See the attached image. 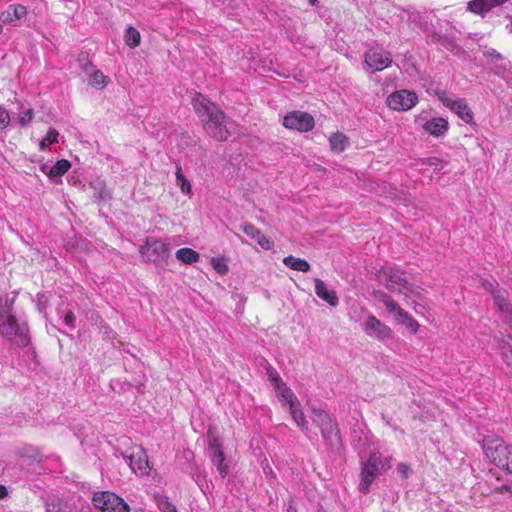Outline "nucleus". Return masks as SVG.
Wrapping results in <instances>:
<instances>
[{
  "label": "nucleus",
  "mask_w": 512,
  "mask_h": 512,
  "mask_svg": "<svg viewBox=\"0 0 512 512\" xmlns=\"http://www.w3.org/2000/svg\"><path fill=\"white\" fill-rule=\"evenodd\" d=\"M277 396L288 402L289 407H291V403H293V401H299L290 388H284V390H281Z\"/></svg>",
  "instance_id": "obj_38"
},
{
  "label": "nucleus",
  "mask_w": 512,
  "mask_h": 512,
  "mask_svg": "<svg viewBox=\"0 0 512 512\" xmlns=\"http://www.w3.org/2000/svg\"><path fill=\"white\" fill-rule=\"evenodd\" d=\"M7 489L4 485H2V499L7 495Z\"/></svg>",
  "instance_id": "obj_50"
},
{
  "label": "nucleus",
  "mask_w": 512,
  "mask_h": 512,
  "mask_svg": "<svg viewBox=\"0 0 512 512\" xmlns=\"http://www.w3.org/2000/svg\"><path fill=\"white\" fill-rule=\"evenodd\" d=\"M423 129L434 137H441L446 134L449 129L448 121L444 118L437 117L428 120L423 125Z\"/></svg>",
  "instance_id": "obj_17"
},
{
  "label": "nucleus",
  "mask_w": 512,
  "mask_h": 512,
  "mask_svg": "<svg viewBox=\"0 0 512 512\" xmlns=\"http://www.w3.org/2000/svg\"><path fill=\"white\" fill-rule=\"evenodd\" d=\"M212 463L217 467V470L222 478H225L229 473V466L225 463V455L223 450H217V453L210 454Z\"/></svg>",
  "instance_id": "obj_25"
},
{
  "label": "nucleus",
  "mask_w": 512,
  "mask_h": 512,
  "mask_svg": "<svg viewBox=\"0 0 512 512\" xmlns=\"http://www.w3.org/2000/svg\"><path fill=\"white\" fill-rule=\"evenodd\" d=\"M242 231L255 239L257 243L265 250H269L272 248L273 243L269 237H267L264 233H262L256 226L253 224H244L242 226Z\"/></svg>",
  "instance_id": "obj_18"
},
{
  "label": "nucleus",
  "mask_w": 512,
  "mask_h": 512,
  "mask_svg": "<svg viewBox=\"0 0 512 512\" xmlns=\"http://www.w3.org/2000/svg\"><path fill=\"white\" fill-rule=\"evenodd\" d=\"M89 83L97 88L103 89L109 83V78L100 70H93L89 74Z\"/></svg>",
  "instance_id": "obj_29"
},
{
  "label": "nucleus",
  "mask_w": 512,
  "mask_h": 512,
  "mask_svg": "<svg viewBox=\"0 0 512 512\" xmlns=\"http://www.w3.org/2000/svg\"><path fill=\"white\" fill-rule=\"evenodd\" d=\"M499 349L502 360L512 369V346L508 342L502 341L499 345Z\"/></svg>",
  "instance_id": "obj_32"
},
{
  "label": "nucleus",
  "mask_w": 512,
  "mask_h": 512,
  "mask_svg": "<svg viewBox=\"0 0 512 512\" xmlns=\"http://www.w3.org/2000/svg\"><path fill=\"white\" fill-rule=\"evenodd\" d=\"M6 119H7V123H8V122H9V115H8V114H6V116H5V117H3V116H2V119H1L2 126H3V125H6V124H5V123H6Z\"/></svg>",
  "instance_id": "obj_49"
},
{
  "label": "nucleus",
  "mask_w": 512,
  "mask_h": 512,
  "mask_svg": "<svg viewBox=\"0 0 512 512\" xmlns=\"http://www.w3.org/2000/svg\"><path fill=\"white\" fill-rule=\"evenodd\" d=\"M2 335L19 347H26L30 343L27 322H2Z\"/></svg>",
  "instance_id": "obj_10"
},
{
  "label": "nucleus",
  "mask_w": 512,
  "mask_h": 512,
  "mask_svg": "<svg viewBox=\"0 0 512 512\" xmlns=\"http://www.w3.org/2000/svg\"><path fill=\"white\" fill-rule=\"evenodd\" d=\"M20 455L22 457H28L32 458L33 460H39L40 459V453L37 449H35L32 446H25L21 449Z\"/></svg>",
  "instance_id": "obj_37"
},
{
  "label": "nucleus",
  "mask_w": 512,
  "mask_h": 512,
  "mask_svg": "<svg viewBox=\"0 0 512 512\" xmlns=\"http://www.w3.org/2000/svg\"><path fill=\"white\" fill-rule=\"evenodd\" d=\"M140 253L150 262H163L170 255L169 242L162 239L147 238L145 244L140 247Z\"/></svg>",
  "instance_id": "obj_6"
},
{
  "label": "nucleus",
  "mask_w": 512,
  "mask_h": 512,
  "mask_svg": "<svg viewBox=\"0 0 512 512\" xmlns=\"http://www.w3.org/2000/svg\"><path fill=\"white\" fill-rule=\"evenodd\" d=\"M377 280L387 290L409 297L419 294V287L407 279L406 272L397 267H381L377 274Z\"/></svg>",
  "instance_id": "obj_2"
},
{
  "label": "nucleus",
  "mask_w": 512,
  "mask_h": 512,
  "mask_svg": "<svg viewBox=\"0 0 512 512\" xmlns=\"http://www.w3.org/2000/svg\"><path fill=\"white\" fill-rule=\"evenodd\" d=\"M34 113L32 108L26 109L22 115L18 117V122L21 126H26L33 119Z\"/></svg>",
  "instance_id": "obj_39"
},
{
  "label": "nucleus",
  "mask_w": 512,
  "mask_h": 512,
  "mask_svg": "<svg viewBox=\"0 0 512 512\" xmlns=\"http://www.w3.org/2000/svg\"><path fill=\"white\" fill-rule=\"evenodd\" d=\"M390 467V460L388 458L383 457L379 452L371 453L367 461L362 464L359 491L363 494L369 493L370 486L375 478L382 470L389 469Z\"/></svg>",
  "instance_id": "obj_4"
},
{
  "label": "nucleus",
  "mask_w": 512,
  "mask_h": 512,
  "mask_svg": "<svg viewBox=\"0 0 512 512\" xmlns=\"http://www.w3.org/2000/svg\"><path fill=\"white\" fill-rule=\"evenodd\" d=\"M209 454L217 453V450H222L219 439L215 436H209L208 438Z\"/></svg>",
  "instance_id": "obj_40"
},
{
  "label": "nucleus",
  "mask_w": 512,
  "mask_h": 512,
  "mask_svg": "<svg viewBox=\"0 0 512 512\" xmlns=\"http://www.w3.org/2000/svg\"><path fill=\"white\" fill-rule=\"evenodd\" d=\"M485 456L500 469L512 474V445L506 444L503 439L487 436L482 441Z\"/></svg>",
  "instance_id": "obj_3"
},
{
  "label": "nucleus",
  "mask_w": 512,
  "mask_h": 512,
  "mask_svg": "<svg viewBox=\"0 0 512 512\" xmlns=\"http://www.w3.org/2000/svg\"><path fill=\"white\" fill-rule=\"evenodd\" d=\"M27 14L25 6L16 4L10 5L4 12H2V22L12 23L16 20H20Z\"/></svg>",
  "instance_id": "obj_20"
},
{
  "label": "nucleus",
  "mask_w": 512,
  "mask_h": 512,
  "mask_svg": "<svg viewBox=\"0 0 512 512\" xmlns=\"http://www.w3.org/2000/svg\"><path fill=\"white\" fill-rule=\"evenodd\" d=\"M316 2H317V0H309V3H310L311 5H313V6L316 4Z\"/></svg>",
  "instance_id": "obj_52"
},
{
  "label": "nucleus",
  "mask_w": 512,
  "mask_h": 512,
  "mask_svg": "<svg viewBox=\"0 0 512 512\" xmlns=\"http://www.w3.org/2000/svg\"><path fill=\"white\" fill-rule=\"evenodd\" d=\"M373 297L383 304L387 311V316L398 320H407L408 314L400 307V305L387 293L383 291H374Z\"/></svg>",
  "instance_id": "obj_12"
},
{
  "label": "nucleus",
  "mask_w": 512,
  "mask_h": 512,
  "mask_svg": "<svg viewBox=\"0 0 512 512\" xmlns=\"http://www.w3.org/2000/svg\"><path fill=\"white\" fill-rule=\"evenodd\" d=\"M290 414L293 418V420L296 422V424L301 428L302 431L307 430V421L305 419L301 404L299 401H293L291 403Z\"/></svg>",
  "instance_id": "obj_23"
},
{
  "label": "nucleus",
  "mask_w": 512,
  "mask_h": 512,
  "mask_svg": "<svg viewBox=\"0 0 512 512\" xmlns=\"http://www.w3.org/2000/svg\"><path fill=\"white\" fill-rule=\"evenodd\" d=\"M59 133L55 129H50L40 142V149L46 150L50 145L58 141Z\"/></svg>",
  "instance_id": "obj_33"
},
{
  "label": "nucleus",
  "mask_w": 512,
  "mask_h": 512,
  "mask_svg": "<svg viewBox=\"0 0 512 512\" xmlns=\"http://www.w3.org/2000/svg\"><path fill=\"white\" fill-rule=\"evenodd\" d=\"M74 319H75V315L73 314L72 311H68L64 318V320H74Z\"/></svg>",
  "instance_id": "obj_47"
},
{
  "label": "nucleus",
  "mask_w": 512,
  "mask_h": 512,
  "mask_svg": "<svg viewBox=\"0 0 512 512\" xmlns=\"http://www.w3.org/2000/svg\"><path fill=\"white\" fill-rule=\"evenodd\" d=\"M498 493L511 492V487L509 485H502L501 487L496 488Z\"/></svg>",
  "instance_id": "obj_46"
},
{
  "label": "nucleus",
  "mask_w": 512,
  "mask_h": 512,
  "mask_svg": "<svg viewBox=\"0 0 512 512\" xmlns=\"http://www.w3.org/2000/svg\"><path fill=\"white\" fill-rule=\"evenodd\" d=\"M93 505L103 512H129V505L118 495L110 491L96 492L92 498Z\"/></svg>",
  "instance_id": "obj_5"
},
{
  "label": "nucleus",
  "mask_w": 512,
  "mask_h": 512,
  "mask_svg": "<svg viewBox=\"0 0 512 512\" xmlns=\"http://www.w3.org/2000/svg\"><path fill=\"white\" fill-rule=\"evenodd\" d=\"M195 113L203 123L206 133L217 141H226L230 136L225 114L219 106L211 102L201 93H195L192 98Z\"/></svg>",
  "instance_id": "obj_1"
},
{
  "label": "nucleus",
  "mask_w": 512,
  "mask_h": 512,
  "mask_svg": "<svg viewBox=\"0 0 512 512\" xmlns=\"http://www.w3.org/2000/svg\"><path fill=\"white\" fill-rule=\"evenodd\" d=\"M368 320H372V321H375V320H377V319H376V317H374V316H371V317H369V319H368Z\"/></svg>",
  "instance_id": "obj_54"
},
{
  "label": "nucleus",
  "mask_w": 512,
  "mask_h": 512,
  "mask_svg": "<svg viewBox=\"0 0 512 512\" xmlns=\"http://www.w3.org/2000/svg\"><path fill=\"white\" fill-rule=\"evenodd\" d=\"M387 106L395 111H408L418 103V96L410 90H399L391 93L386 100Z\"/></svg>",
  "instance_id": "obj_9"
},
{
  "label": "nucleus",
  "mask_w": 512,
  "mask_h": 512,
  "mask_svg": "<svg viewBox=\"0 0 512 512\" xmlns=\"http://www.w3.org/2000/svg\"><path fill=\"white\" fill-rule=\"evenodd\" d=\"M510 33H512V24L507 26Z\"/></svg>",
  "instance_id": "obj_53"
},
{
  "label": "nucleus",
  "mask_w": 512,
  "mask_h": 512,
  "mask_svg": "<svg viewBox=\"0 0 512 512\" xmlns=\"http://www.w3.org/2000/svg\"><path fill=\"white\" fill-rule=\"evenodd\" d=\"M264 362L266 363L265 370H266V374L268 376L269 381L271 382V384L276 383L277 385H279V383H281V377H280L279 373L265 359H264Z\"/></svg>",
  "instance_id": "obj_36"
},
{
  "label": "nucleus",
  "mask_w": 512,
  "mask_h": 512,
  "mask_svg": "<svg viewBox=\"0 0 512 512\" xmlns=\"http://www.w3.org/2000/svg\"><path fill=\"white\" fill-rule=\"evenodd\" d=\"M283 264L299 272H308L310 270V264L305 259L297 258L293 255L284 257Z\"/></svg>",
  "instance_id": "obj_22"
},
{
  "label": "nucleus",
  "mask_w": 512,
  "mask_h": 512,
  "mask_svg": "<svg viewBox=\"0 0 512 512\" xmlns=\"http://www.w3.org/2000/svg\"><path fill=\"white\" fill-rule=\"evenodd\" d=\"M397 472L402 478L407 479L411 474V469L407 464L399 463L397 466Z\"/></svg>",
  "instance_id": "obj_41"
},
{
  "label": "nucleus",
  "mask_w": 512,
  "mask_h": 512,
  "mask_svg": "<svg viewBox=\"0 0 512 512\" xmlns=\"http://www.w3.org/2000/svg\"><path fill=\"white\" fill-rule=\"evenodd\" d=\"M314 282L315 293L320 299L327 302L331 306L338 304V296L334 290H329L321 279L316 278Z\"/></svg>",
  "instance_id": "obj_19"
},
{
  "label": "nucleus",
  "mask_w": 512,
  "mask_h": 512,
  "mask_svg": "<svg viewBox=\"0 0 512 512\" xmlns=\"http://www.w3.org/2000/svg\"><path fill=\"white\" fill-rule=\"evenodd\" d=\"M428 164H429V165H434V164H436V159H435V158H430V159L428 160Z\"/></svg>",
  "instance_id": "obj_51"
},
{
  "label": "nucleus",
  "mask_w": 512,
  "mask_h": 512,
  "mask_svg": "<svg viewBox=\"0 0 512 512\" xmlns=\"http://www.w3.org/2000/svg\"><path fill=\"white\" fill-rule=\"evenodd\" d=\"M176 258L185 264H193L199 260L200 255L197 251L185 247L177 250Z\"/></svg>",
  "instance_id": "obj_26"
},
{
  "label": "nucleus",
  "mask_w": 512,
  "mask_h": 512,
  "mask_svg": "<svg viewBox=\"0 0 512 512\" xmlns=\"http://www.w3.org/2000/svg\"><path fill=\"white\" fill-rule=\"evenodd\" d=\"M508 0H472L468 2V10L474 14L484 16L493 8L503 5Z\"/></svg>",
  "instance_id": "obj_15"
},
{
  "label": "nucleus",
  "mask_w": 512,
  "mask_h": 512,
  "mask_svg": "<svg viewBox=\"0 0 512 512\" xmlns=\"http://www.w3.org/2000/svg\"><path fill=\"white\" fill-rule=\"evenodd\" d=\"M46 512H72L70 506L58 496H48L46 502Z\"/></svg>",
  "instance_id": "obj_21"
},
{
  "label": "nucleus",
  "mask_w": 512,
  "mask_h": 512,
  "mask_svg": "<svg viewBox=\"0 0 512 512\" xmlns=\"http://www.w3.org/2000/svg\"><path fill=\"white\" fill-rule=\"evenodd\" d=\"M192 477L195 480V482L202 487L203 486V480L205 476L202 474V472L199 469H196L194 473H192Z\"/></svg>",
  "instance_id": "obj_43"
},
{
  "label": "nucleus",
  "mask_w": 512,
  "mask_h": 512,
  "mask_svg": "<svg viewBox=\"0 0 512 512\" xmlns=\"http://www.w3.org/2000/svg\"><path fill=\"white\" fill-rule=\"evenodd\" d=\"M211 265L219 275H225L228 273L229 268L225 258L223 257H213L211 259Z\"/></svg>",
  "instance_id": "obj_34"
},
{
  "label": "nucleus",
  "mask_w": 512,
  "mask_h": 512,
  "mask_svg": "<svg viewBox=\"0 0 512 512\" xmlns=\"http://www.w3.org/2000/svg\"><path fill=\"white\" fill-rule=\"evenodd\" d=\"M482 287L490 292L492 294V296L495 295V293H498L501 289L498 288V285H494L492 282L488 281V280H483L482 281Z\"/></svg>",
  "instance_id": "obj_42"
},
{
  "label": "nucleus",
  "mask_w": 512,
  "mask_h": 512,
  "mask_svg": "<svg viewBox=\"0 0 512 512\" xmlns=\"http://www.w3.org/2000/svg\"><path fill=\"white\" fill-rule=\"evenodd\" d=\"M125 42L131 48L139 46L141 42L140 32L132 26L128 27L125 33Z\"/></svg>",
  "instance_id": "obj_31"
},
{
  "label": "nucleus",
  "mask_w": 512,
  "mask_h": 512,
  "mask_svg": "<svg viewBox=\"0 0 512 512\" xmlns=\"http://www.w3.org/2000/svg\"><path fill=\"white\" fill-rule=\"evenodd\" d=\"M364 61L373 72H378L391 65L392 57L389 51L371 48L365 53Z\"/></svg>",
  "instance_id": "obj_11"
},
{
  "label": "nucleus",
  "mask_w": 512,
  "mask_h": 512,
  "mask_svg": "<svg viewBox=\"0 0 512 512\" xmlns=\"http://www.w3.org/2000/svg\"><path fill=\"white\" fill-rule=\"evenodd\" d=\"M320 431L325 443L332 450H336L341 446L340 430L336 421L333 420L327 426L321 428Z\"/></svg>",
  "instance_id": "obj_14"
},
{
  "label": "nucleus",
  "mask_w": 512,
  "mask_h": 512,
  "mask_svg": "<svg viewBox=\"0 0 512 512\" xmlns=\"http://www.w3.org/2000/svg\"><path fill=\"white\" fill-rule=\"evenodd\" d=\"M71 168V163L66 159L58 160L49 170L48 176L50 178L53 177H62L65 175L69 169Z\"/></svg>",
  "instance_id": "obj_27"
},
{
  "label": "nucleus",
  "mask_w": 512,
  "mask_h": 512,
  "mask_svg": "<svg viewBox=\"0 0 512 512\" xmlns=\"http://www.w3.org/2000/svg\"><path fill=\"white\" fill-rule=\"evenodd\" d=\"M176 181L183 193L189 194L191 192V184L184 176L180 167L176 171Z\"/></svg>",
  "instance_id": "obj_35"
},
{
  "label": "nucleus",
  "mask_w": 512,
  "mask_h": 512,
  "mask_svg": "<svg viewBox=\"0 0 512 512\" xmlns=\"http://www.w3.org/2000/svg\"><path fill=\"white\" fill-rule=\"evenodd\" d=\"M436 95L445 107L455 112L465 123H473L474 114L465 99H452L445 91H438Z\"/></svg>",
  "instance_id": "obj_8"
},
{
  "label": "nucleus",
  "mask_w": 512,
  "mask_h": 512,
  "mask_svg": "<svg viewBox=\"0 0 512 512\" xmlns=\"http://www.w3.org/2000/svg\"><path fill=\"white\" fill-rule=\"evenodd\" d=\"M272 386L277 394H279L281 392V390H284V388H288L286 383H284L282 380H281V383H279V385H277L276 383H273Z\"/></svg>",
  "instance_id": "obj_45"
},
{
  "label": "nucleus",
  "mask_w": 512,
  "mask_h": 512,
  "mask_svg": "<svg viewBox=\"0 0 512 512\" xmlns=\"http://www.w3.org/2000/svg\"><path fill=\"white\" fill-rule=\"evenodd\" d=\"M313 422L321 429L333 421L330 415L322 409H313Z\"/></svg>",
  "instance_id": "obj_30"
},
{
  "label": "nucleus",
  "mask_w": 512,
  "mask_h": 512,
  "mask_svg": "<svg viewBox=\"0 0 512 512\" xmlns=\"http://www.w3.org/2000/svg\"><path fill=\"white\" fill-rule=\"evenodd\" d=\"M173 512H177L176 509H173Z\"/></svg>",
  "instance_id": "obj_55"
},
{
  "label": "nucleus",
  "mask_w": 512,
  "mask_h": 512,
  "mask_svg": "<svg viewBox=\"0 0 512 512\" xmlns=\"http://www.w3.org/2000/svg\"><path fill=\"white\" fill-rule=\"evenodd\" d=\"M506 324L509 325V330L506 329V333H507V336L512 339V335H511V332H512V322H505Z\"/></svg>",
  "instance_id": "obj_48"
},
{
  "label": "nucleus",
  "mask_w": 512,
  "mask_h": 512,
  "mask_svg": "<svg viewBox=\"0 0 512 512\" xmlns=\"http://www.w3.org/2000/svg\"><path fill=\"white\" fill-rule=\"evenodd\" d=\"M406 324V329L412 333L415 334L418 331L419 328V322H403Z\"/></svg>",
  "instance_id": "obj_44"
},
{
  "label": "nucleus",
  "mask_w": 512,
  "mask_h": 512,
  "mask_svg": "<svg viewBox=\"0 0 512 512\" xmlns=\"http://www.w3.org/2000/svg\"><path fill=\"white\" fill-rule=\"evenodd\" d=\"M363 330L370 337L376 338L380 341H387L392 339V330L385 325L384 322H362Z\"/></svg>",
  "instance_id": "obj_13"
},
{
  "label": "nucleus",
  "mask_w": 512,
  "mask_h": 512,
  "mask_svg": "<svg viewBox=\"0 0 512 512\" xmlns=\"http://www.w3.org/2000/svg\"><path fill=\"white\" fill-rule=\"evenodd\" d=\"M494 304L497 309L505 314H509L511 312L510 304L507 300V292L504 290H500L498 293H495L493 296Z\"/></svg>",
  "instance_id": "obj_28"
},
{
  "label": "nucleus",
  "mask_w": 512,
  "mask_h": 512,
  "mask_svg": "<svg viewBox=\"0 0 512 512\" xmlns=\"http://www.w3.org/2000/svg\"><path fill=\"white\" fill-rule=\"evenodd\" d=\"M282 124L287 129L309 132L314 128L315 121L311 114L294 110L284 116Z\"/></svg>",
  "instance_id": "obj_7"
},
{
  "label": "nucleus",
  "mask_w": 512,
  "mask_h": 512,
  "mask_svg": "<svg viewBox=\"0 0 512 512\" xmlns=\"http://www.w3.org/2000/svg\"><path fill=\"white\" fill-rule=\"evenodd\" d=\"M331 150L337 153L343 152L349 144L348 138L343 133H333L330 138Z\"/></svg>",
  "instance_id": "obj_24"
},
{
  "label": "nucleus",
  "mask_w": 512,
  "mask_h": 512,
  "mask_svg": "<svg viewBox=\"0 0 512 512\" xmlns=\"http://www.w3.org/2000/svg\"><path fill=\"white\" fill-rule=\"evenodd\" d=\"M125 458L133 471H139L141 474L148 473V456L144 450L140 449L136 453L126 456Z\"/></svg>",
  "instance_id": "obj_16"
}]
</instances>
